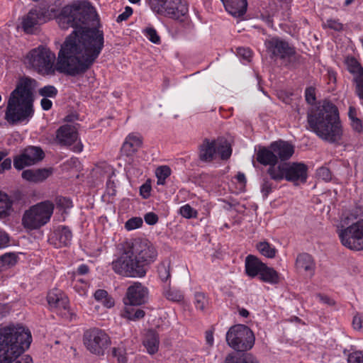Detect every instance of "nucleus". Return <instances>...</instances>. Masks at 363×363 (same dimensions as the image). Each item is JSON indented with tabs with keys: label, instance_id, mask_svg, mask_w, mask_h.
<instances>
[{
	"label": "nucleus",
	"instance_id": "e2e57ef3",
	"mask_svg": "<svg viewBox=\"0 0 363 363\" xmlns=\"http://www.w3.org/2000/svg\"><path fill=\"white\" fill-rule=\"evenodd\" d=\"M9 238L7 233L0 230V249L6 247L9 245Z\"/></svg>",
	"mask_w": 363,
	"mask_h": 363
},
{
	"label": "nucleus",
	"instance_id": "1a4fd4ad",
	"mask_svg": "<svg viewBox=\"0 0 363 363\" xmlns=\"http://www.w3.org/2000/svg\"><path fill=\"white\" fill-rule=\"evenodd\" d=\"M84 344L91 353L101 356L111 345L108 334L101 329L94 328L87 330L83 335Z\"/></svg>",
	"mask_w": 363,
	"mask_h": 363
},
{
	"label": "nucleus",
	"instance_id": "aec40b11",
	"mask_svg": "<svg viewBox=\"0 0 363 363\" xmlns=\"http://www.w3.org/2000/svg\"><path fill=\"white\" fill-rule=\"evenodd\" d=\"M256 160L264 166L271 167L273 164H277V158L275 156L274 150L269 147H259L256 152Z\"/></svg>",
	"mask_w": 363,
	"mask_h": 363
},
{
	"label": "nucleus",
	"instance_id": "5fc2aeb1",
	"mask_svg": "<svg viewBox=\"0 0 363 363\" xmlns=\"http://www.w3.org/2000/svg\"><path fill=\"white\" fill-rule=\"evenodd\" d=\"M325 26L327 27H328L329 28L333 29L336 31L342 30L343 28V25L341 23H340L338 21L334 20V19H328L326 21Z\"/></svg>",
	"mask_w": 363,
	"mask_h": 363
},
{
	"label": "nucleus",
	"instance_id": "ea45409f",
	"mask_svg": "<svg viewBox=\"0 0 363 363\" xmlns=\"http://www.w3.org/2000/svg\"><path fill=\"white\" fill-rule=\"evenodd\" d=\"M163 295L167 299L174 302H179L184 298V296L180 291L169 287L164 289Z\"/></svg>",
	"mask_w": 363,
	"mask_h": 363
},
{
	"label": "nucleus",
	"instance_id": "f03ea898",
	"mask_svg": "<svg viewBox=\"0 0 363 363\" xmlns=\"http://www.w3.org/2000/svg\"><path fill=\"white\" fill-rule=\"evenodd\" d=\"M155 246L147 239L135 238L125 242L119 257L112 263L115 273L125 277H145L157 258Z\"/></svg>",
	"mask_w": 363,
	"mask_h": 363
},
{
	"label": "nucleus",
	"instance_id": "de8ad7c7",
	"mask_svg": "<svg viewBox=\"0 0 363 363\" xmlns=\"http://www.w3.org/2000/svg\"><path fill=\"white\" fill-rule=\"evenodd\" d=\"M56 206L57 208H60L62 209H67L72 207V202L71 199L63 197V196H58L56 198Z\"/></svg>",
	"mask_w": 363,
	"mask_h": 363
},
{
	"label": "nucleus",
	"instance_id": "13d9d810",
	"mask_svg": "<svg viewBox=\"0 0 363 363\" xmlns=\"http://www.w3.org/2000/svg\"><path fill=\"white\" fill-rule=\"evenodd\" d=\"M352 325L355 330L363 331V314L356 315L353 318Z\"/></svg>",
	"mask_w": 363,
	"mask_h": 363
},
{
	"label": "nucleus",
	"instance_id": "8fccbe9b",
	"mask_svg": "<svg viewBox=\"0 0 363 363\" xmlns=\"http://www.w3.org/2000/svg\"><path fill=\"white\" fill-rule=\"evenodd\" d=\"M317 175L320 179L325 182H329L332 179V173L329 168L321 167L317 170Z\"/></svg>",
	"mask_w": 363,
	"mask_h": 363
},
{
	"label": "nucleus",
	"instance_id": "f3484780",
	"mask_svg": "<svg viewBox=\"0 0 363 363\" xmlns=\"http://www.w3.org/2000/svg\"><path fill=\"white\" fill-rule=\"evenodd\" d=\"M270 147L274 150L275 156L281 161H286L291 158L294 153V147L288 142L284 140H278L272 142Z\"/></svg>",
	"mask_w": 363,
	"mask_h": 363
},
{
	"label": "nucleus",
	"instance_id": "79ce46f5",
	"mask_svg": "<svg viewBox=\"0 0 363 363\" xmlns=\"http://www.w3.org/2000/svg\"><path fill=\"white\" fill-rule=\"evenodd\" d=\"M208 304V298L202 292H196L194 294V305L198 310L203 311Z\"/></svg>",
	"mask_w": 363,
	"mask_h": 363
},
{
	"label": "nucleus",
	"instance_id": "052dcab7",
	"mask_svg": "<svg viewBox=\"0 0 363 363\" xmlns=\"http://www.w3.org/2000/svg\"><path fill=\"white\" fill-rule=\"evenodd\" d=\"M238 55L242 57L245 60H250L252 57V52L249 48H238L237 49Z\"/></svg>",
	"mask_w": 363,
	"mask_h": 363
},
{
	"label": "nucleus",
	"instance_id": "6e6d98bb",
	"mask_svg": "<svg viewBox=\"0 0 363 363\" xmlns=\"http://www.w3.org/2000/svg\"><path fill=\"white\" fill-rule=\"evenodd\" d=\"M133 13V9L130 6H126L125 11L119 14L116 18L117 23H121L128 19Z\"/></svg>",
	"mask_w": 363,
	"mask_h": 363
},
{
	"label": "nucleus",
	"instance_id": "a211bd4d",
	"mask_svg": "<svg viewBox=\"0 0 363 363\" xmlns=\"http://www.w3.org/2000/svg\"><path fill=\"white\" fill-rule=\"evenodd\" d=\"M174 6L167 5L165 9L164 15L170 18L183 21V17L188 13V7L186 4H183L182 0H172Z\"/></svg>",
	"mask_w": 363,
	"mask_h": 363
},
{
	"label": "nucleus",
	"instance_id": "423d86ee",
	"mask_svg": "<svg viewBox=\"0 0 363 363\" xmlns=\"http://www.w3.org/2000/svg\"><path fill=\"white\" fill-rule=\"evenodd\" d=\"M53 209V204L49 201L41 202L31 206L23 216V226L30 230L40 228L50 220Z\"/></svg>",
	"mask_w": 363,
	"mask_h": 363
},
{
	"label": "nucleus",
	"instance_id": "e433bc0d",
	"mask_svg": "<svg viewBox=\"0 0 363 363\" xmlns=\"http://www.w3.org/2000/svg\"><path fill=\"white\" fill-rule=\"evenodd\" d=\"M157 273L160 279L163 282H167L170 279V263L162 262L157 266Z\"/></svg>",
	"mask_w": 363,
	"mask_h": 363
},
{
	"label": "nucleus",
	"instance_id": "2eb2a0df",
	"mask_svg": "<svg viewBox=\"0 0 363 363\" xmlns=\"http://www.w3.org/2000/svg\"><path fill=\"white\" fill-rule=\"evenodd\" d=\"M148 289L140 282H135L126 292L127 301L131 305H142L147 301Z\"/></svg>",
	"mask_w": 363,
	"mask_h": 363
},
{
	"label": "nucleus",
	"instance_id": "69168bd1",
	"mask_svg": "<svg viewBox=\"0 0 363 363\" xmlns=\"http://www.w3.org/2000/svg\"><path fill=\"white\" fill-rule=\"evenodd\" d=\"M40 105L44 111H48L51 109L52 102L48 98L43 97L40 101Z\"/></svg>",
	"mask_w": 363,
	"mask_h": 363
},
{
	"label": "nucleus",
	"instance_id": "c756f323",
	"mask_svg": "<svg viewBox=\"0 0 363 363\" xmlns=\"http://www.w3.org/2000/svg\"><path fill=\"white\" fill-rule=\"evenodd\" d=\"M259 279L264 282L271 284H276L279 282V273L272 267L265 265L258 275Z\"/></svg>",
	"mask_w": 363,
	"mask_h": 363
},
{
	"label": "nucleus",
	"instance_id": "a878e982",
	"mask_svg": "<svg viewBox=\"0 0 363 363\" xmlns=\"http://www.w3.org/2000/svg\"><path fill=\"white\" fill-rule=\"evenodd\" d=\"M296 266L298 269H303L312 274H313L315 267L312 256L308 253H301L298 255Z\"/></svg>",
	"mask_w": 363,
	"mask_h": 363
},
{
	"label": "nucleus",
	"instance_id": "f257e3e1",
	"mask_svg": "<svg viewBox=\"0 0 363 363\" xmlns=\"http://www.w3.org/2000/svg\"><path fill=\"white\" fill-rule=\"evenodd\" d=\"M95 13L87 1L64 6L57 18L58 24L62 29H74L61 45L57 58L50 49L39 46L28 53L29 65L43 76H53L56 72L72 77L85 73L100 55L104 44L103 30L86 26Z\"/></svg>",
	"mask_w": 363,
	"mask_h": 363
},
{
	"label": "nucleus",
	"instance_id": "6ab92c4d",
	"mask_svg": "<svg viewBox=\"0 0 363 363\" xmlns=\"http://www.w3.org/2000/svg\"><path fill=\"white\" fill-rule=\"evenodd\" d=\"M52 173V168H43L37 169H26L23 171L21 177L28 182L38 183L48 178Z\"/></svg>",
	"mask_w": 363,
	"mask_h": 363
},
{
	"label": "nucleus",
	"instance_id": "cd10ccee",
	"mask_svg": "<svg viewBox=\"0 0 363 363\" xmlns=\"http://www.w3.org/2000/svg\"><path fill=\"white\" fill-rule=\"evenodd\" d=\"M22 152L26 159L30 162L31 165H34L38 162L43 160L45 153L41 147L36 146H29L25 148Z\"/></svg>",
	"mask_w": 363,
	"mask_h": 363
},
{
	"label": "nucleus",
	"instance_id": "bb28decb",
	"mask_svg": "<svg viewBox=\"0 0 363 363\" xmlns=\"http://www.w3.org/2000/svg\"><path fill=\"white\" fill-rule=\"evenodd\" d=\"M224 363H259L257 359L249 353H235L228 354Z\"/></svg>",
	"mask_w": 363,
	"mask_h": 363
},
{
	"label": "nucleus",
	"instance_id": "09e8293b",
	"mask_svg": "<svg viewBox=\"0 0 363 363\" xmlns=\"http://www.w3.org/2000/svg\"><path fill=\"white\" fill-rule=\"evenodd\" d=\"M171 169L167 165L160 166L156 169V176L160 177V179L166 180L171 174Z\"/></svg>",
	"mask_w": 363,
	"mask_h": 363
},
{
	"label": "nucleus",
	"instance_id": "393cba45",
	"mask_svg": "<svg viewBox=\"0 0 363 363\" xmlns=\"http://www.w3.org/2000/svg\"><path fill=\"white\" fill-rule=\"evenodd\" d=\"M143 343L150 354H153L156 353L158 351L160 345L158 333L152 329L148 330Z\"/></svg>",
	"mask_w": 363,
	"mask_h": 363
},
{
	"label": "nucleus",
	"instance_id": "6e6552de",
	"mask_svg": "<svg viewBox=\"0 0 363 363\" xmlns=\"http://www.w3.org/2000/svg\"><path fill=\"white\" fill-rule=\"evenodd\" d=\"M199 157L201 161L210 162L218 153L222 160H228L232 153L231 147L225 140L204 138L199 147Z\"/></svg>",
	"mask_w": 363,
	"mask_h": 363
},
{
	"label": "nucleus",
	"instance_id": "58836bf2",
	"mask_svg": "<svg viewBox=\"0 0 363 363\" xmlns=\"http://www.w3.org/2000/svg\"><path fill=\"white\" fill-rule=\"evenodd\" d=\"M151 9L158 14L162 15L167 7V0H146Z\"/></svg>",
	"mask_w": 363,
	"mask_h": 363
},
{
	"label": "nucleus",
	"instance_id": "864d4df0",
	"mask_svg": "<svg viewBox=\"0 0 363 363\" xmlns=\"http://www.w3.org/2000/svg\"><path fill=\"white\" fill-rule=\"evenodd\" d=\"M355 84V93L360 100L363 101V75L354 80Z\"/></svg>",
	"mask_w": 363,
	"mask_h": 363
},
{
	"label": "nucleus",
	"instance_id": "c03bdc74",
	"mask_svg": "<svg viewBox=\"0 0 363 363\" xmlns=\"http://www.w3.org/2000/svg\"><path fill=\"white\" fill-rule=\"evenodd\" d=\"M143 33L148 40L154 44H160L161 38L157 30L153 27H147L144 29Z\"/></svg>",
	"mask_w": 363,
	"mask_h": 363
},
{
	"label": "nucleus",
	"instance_id": "0e129e2a",
	"mask_svg": "<svg viewBox=\"0 0 363 363\" xmlns=\"http://www.w3.org/2000/svg\"><path fill=\"white\" fill-rule=\"evenodd\" d=\"M94 296L96 300L102 302L108 296V292L104 289H98L95 291Z\"/></svg>",
	"mask_w": 363,
	"mask_h": 363
},
{
	"label": "nucleus",
	"instance_id": "473e14b6",
	"mask_svg": "<svg viewBox=\"0 0 363 363\" xmlns=\"http://www.w3.org/2000/svg\"><path fill=\"white\" fill-rule=\"evenodd\" d=\"M256 247L260 254L267 258H274L277 254V249L267 241L259 242Z\"/></svg>",
	"mask_w": 363,
	"mask_h": 363
},
{
	"label": "nucleus",
	"instance_id": "3c124183",
	"mask_svg": "<svg viewBox=\"0 0 363 363\" xmlns=\"http://www.w3.org/2000/svg\"><path fill=\"white\" fill-rule=\"evenodd\" d=\"M305 99L308 104H313L316 100L315 89L313 86H308L305 90Z\"/></svg>",
	"mask_w": 363,
	"mask_h": 363
},
{
	"label": "nucleus",
	"instance_id": "37998d69",
	"mask_svg": "<svg viewBox=\"0 0 363 363\" xmlns=\"http://www.w3.org/2000/svg\"><path fill=\"white\" fill-rule=\"evenodd\" d=\"M57 93V89L52 85L45 86L38 90V94L45 98H55Z\"/></svg>",
	"mask_w": 363,
	"mask_h": 363
},
{
	"label": "nucleus",
	"instance_id": "680f3d73",
	"mask_svg": "<svg viewBox=\"0 0 363 363\" xmlns=\"http://www.w3.org/2000/svg\"><path fill=\"white\" fill-rule=\"evenodd\" d=\"M151 186L147 184H143L140 188V194L144 199H147L150 196Z\"/></svg>",
	"mask_w": 363,
	"mask_h": 363
},
{
	"label": "nucleus",
	"instance_id": "4d7b16f0",
	"mask_svg": "<svg viewBox=\"0 0 363 363\" xmlns=\"http://www.w3.org/2000/svg\"><path fill=\"white\" fill-rule=\"evenodd\" d=\"M144 220L147 224L153 225L158 222L159 218L156 213L149 212L145 215Z\"/></svg>",
	"mask_w": 363,
	"mask_h": 363
},
{
	"label": "nucleus",
	"instance_id": "a19ab883",
	"mask_svg": "<svg viewBox=\"0 0 363 363\" xmlns=\"http://www.w3.org/2000/svg\"><path fill=\"white\" fill-rule=\"evenodd\" d=\"M13 167L17 170H22L26 167L31 166L30 162L26 159L22 152L21 154L13 157Z\"/></svg>",
	"mask_w": 363,
	"mask_h": 363
},
{
	"label": "nucleus",
	"instance_id": "dca6fc26",
	"mask_svg": "<svg viewBox=\"0 0 363 363\" xmlns=\"http://www.w3.org/2000/svg\"><path fill=\"white\" fill-rule=\"evenodd\" d=\"M78 139V133L74 126L64 125L56 131V140L62 146H70Z\"/></svg>",
	"mask_w": 363,
	"mask_h": 363
},
{
	"label": "nucleus",
	"instance_id": "7c9ffc66",
	"mask_svg": "<svg viewBox=\"0 0 363 363\" xmlns=\"http://www.w3.org/2000/svg\"><path fill=\"white\" fill-rule=\"evenodd\" d=\"M285 167L286 163L279 164H273L269 167L266 171V175H267L271 179L277 182H281L285 179Z\"/></svg>",
	"mask_w": 363,
	"mask_h": 363
},
{
	"label": "nucleus",
	"instance_id": "a18cd8bd",
	"mask_svg": "<svg viewBox=\"0 0 363 363\" xmlns=\"http://www.w3.org/2000/svg\"><path fill=\"white\" fill-rule=\"evenodd\" d=\"M143 223V220L140 217H133L125 222V228L128 230H132L141 227Z\"/></svg>",
	"mask_w": 363,
	"mask_h": 363
},
{
	"label": "nucleus",
	"instance_id": "0eeeda50",
	"mask_svg": "<svg viewBox=\"0 0 363 363\" xmlns=\"http://www.w3.org/2000/svg\"><path fill=\"white\" fill-rule=\"evenodd\" d=\"M226 342L234 350L246 352L255 344V335L247 325L238 324L230 327L226 333Z\"/></svg>",
	"mask_w": 363,
	"mask_h": 363
},
{
	"label": "nucleus",
	"instance_id": "5701e85b",
	"mask_svg": "<svg viewBox=\"0 0 363 363\" xmlns=\"http://www.w3.org/2000/svg\"><path fill=\"white\" fill-rule=\"evenodd\" d=\"M141 145L142 139L140 136L133 133L129 134L123 144L121 151L126 156H131L138 151Z\"/></svg>",
	"mask_w": 363,
	"mask_h": 363
},
{
	"label": "nucleus",
	"instance_id": "412c9836",
	"mask_svg": "<svg viewBox=\"0 0 363 363\" xmlns=\"http://www.w3.org/2000/svg\"><path fill=\"white\" fill-rule=\"evenodd\" d=\"M225 10L235 17L243 16L246 11L247 3V0H220Z\"/></svg>",
	"mask_w": 363,
	"mask_h": 363
},
{
	"label": "nucleus",
	"instance_id": "b1692460",
	"mask_svg": "<svg viewBox=\"0 0 363 363\" xmlns=\"http://www.w3.org/2000/svg\"><path fill=\"white\" fill-rule=\"evenodd\" d=\"M125 307L121 312L123 318L133 321H137L144 318L145 312L140 308H136L135 306L138 305H131L128 301H125Z\"/></svg>",
	"mask_w": 363,
	"mask_h": 363
},
{
	"label": "nucleus",
	"instance_id": "338daca9",
	"mask_svg": "<svg viewBox=\"0 0 363 363\" xmlns=\"http://www.w3.org/2000/svg\"><path fill=\"white\" fill-rule=\"evenodd\" d=\"M102 303L106 308H110L114 306V300L108 295L102 301Z\"/></svg>",
	"mask_w": 363,
	"mask_h": 363
},
{
	"label": "nucleus",
	"instance_id": "9b49d317",
	"mask_svg": "<svg viewBox=\"0 0 363 363\" xmlns=\"http://www.w3.org/2000/svg\"><path fill=\"white\" fill-rule=\"evenodd\" d=\"M264 45L267 53L271 59L285 60L291 58L296 55V49L291 45L286 40L274 36L267 39Z\"/></svg>",
	"mask_w": 363,
	"mask_h": 363
},
{
	"label": "nucleus",
	"instance_id": "ddd939ff",
	"mask_svg": "<svg viewBox=\"0 0 363 363\" xmlns=\"http://www.w3.org/2000/svg\"><path fill=\"white\" fill-rule=\"evenodd\" d=\"M285 179L291 182L305 183L308 177V166L302 162L286 163Z\"/></svg>",
	"mask_w": 363,
	"mask_h": 363
},
{
	"label": "nucleus",
	"instance_id": "f704fd0d",
	"mask_svg": "<svg viewBox=\"0 0 363 363\" xmlns=\"http://www.w3.org/2000/svg\"><path fill=\"white\" fill-rule=\"evenodd\" d=\"M347 69L353 74V81L357 79L360 74L363 75V67L354 57L347 60Z\"/></svg>",
	"mask_w": 363,
	"mask_h": 363
},
{
	"label": "nucleus",
	"instance_id": "9d476101",
	"mask_svg": "<svg viewBox=\"0 0 363 363\" xmlns=\"http://www.w3.org/2000/svg\"><path fill=\"white\" fill-rule=\"evenodd\" d=\"M338 235L345 247L352 250H363V219L338 230Z\"/></svg>",
	"mask_w": 363,
	"mask_h": 363
},
{
	"label": "nucleus",
	"instance_id": "603ef678",
	"mask_svg": "<svg viewBox=\"0 0 363 363\" xmlns=\"http://www.w3.org/2000/svg\"><path fill=\"white\" fill-rule=\"evenodd\" d=\"M347 362L348 363H363V351H355L350 353Z\"/></svg>",
	"mask_w": 363,
	"mask_h": 363
},
{
	"label": "nucleus",
	"instance_id": "20e7f679",
	"mask_svg": "<svg viewBox=\"0 0 363 363\" xmlns=\"http://www.w3.org/2000/svg\"><path fill=\"white\" fill-rule=\"evenodd\" d=\"M308 123L320 138L330 143H338L342 135V127L337 107L325 99L308 113Z\"/></svg>",
	"mask_w": 363,
	"mask_h": 363
},
{
	"label": "nucleus",
	"instance_id": "774afa93",
	"mask_svg": "<svg viewBox=\"0 0 363 363\" xmlns=\"http://www.w3.org/2000/svg\"><path fill=\"white\" fill-rule=\"evenodd\" d=\"M348 116L350 121H353L354 118H358L357 116V109L354 106L349 107Z\"/></svg>",
	"mask_w": 363,
	"mask_h": 363
},
{
	"label": "nucleus",
	"instance_id": "c85d7f7f",
	"mask_svg": "<svg viewBox=\"0 0 363 363\" xmlns=\"http://www.w3.org/2000/svg\"><path fill=\"white\" fill-rule=\"evenodd\" d=\"M56 239L62 246H68L72 242V233L66 225H60L54 231Z\"/></svg>",
	"mask_w": 363,
	"mask_h": 363
},
{
	"label": "nucleus",
	"instance_id": "39448f33",
	"mask_svg": "<svg viewBox=\"0 0 363 363\" xmlns=\"http://www.w3.org/2000/svg\"><path fill=\"white\" fill-rule=\"evenodd\" d=\"M35 82L30 78H22L11 93L5 113V118L10 124L14 125L33 117V84Z\"/></svg>",
	"mask_w": 363,
	"mask_h": 363
},
{
	"label": "nucleus",
	"instance_id": "4be33fe9",
	"mask_svg": "<svg viewBox=\"0 0 363 363\" xmlns=\"http://www.w3.org/2000/svg\"><path fill=\"white\" fill-rule=\"evenodd\" d=\"M264 265L265 264L258 257L252 255H249L245 258V273L250 277H255L259 274Z\"/></svg>",
	"mask_w": 363,
	"mask_h": 363
},
{
	"label": "nucleus",
	"instance_id": "bf43d9fd",
	"mask_svg": "<svg viewBox=\"0 0 363 363\" xmlns=\"http://www.w3.org/2000/svg\"><path fill=\"white\" fill-rule=\"evenodd\" d=\"M351 125L352 129L357 133H360L363 131L362 121L359 118L351 121Z\"/></svg>",
	"mask_w": 363,
	"mask_h": 363
},
{
	"label": "nucleus",
	"instance_id": "7ed1b4c3",
	"mask_svg": "<svg viewBox=\"0 0 363 363\" xmlns=\"http://www.w3.org/2000/svg\"><path fill=\"white\" fill-rule=\"evenodd\" d=\"M32 341L28 328L9 325L0 328V363H33L30 355L18 357L29 348Z\"/></svg>",
	"mask_w": 363,
	"mask_h": 363
},
{
	"label": "nucleus",
	"instance_id": "2f4dec72",
	"mask_svg": "<svg viewBox=\"0 0 363 363\" xmlns=\"http://www.w3.org/2000/svg\"><path fill=\"white\" fill-rule=\"evenodd\" d=\"M12 205L13 201L9 195L0 190V217L9 216Z\"/></svg>",
	"mask_w": 363,
	"mask_h": 363
},
{
	"label": "nucleus",
	"instance_id": "f8f14e48",
	"mask_svg": "<svg viewBox=\"0 0 363 363\" xmlns=\"http://www.w3.org/2000/svg\"><path fill=\"white\" fill-rule=\"evenodd\" d=\"M289 4L286 0H277L269 3L267 7L261 13L260 17L269 27H273L274 18L279 21L285 20L288 17Z\"/></svg>",
	"mask_w": 363,
	"mask_h": 363
},
{
	"label": "nucleus",
	"instance_id": "49530a36",
	"mask_svg": "<svg viewBox=\"0 0 363 363\" xmlns=\"http://www.w3.org/2000/svg\"><path fill=\"white\" fill-rule=\"evenodd\" d=\"M179 212L186 218H195L197 216V212L189 204L182 206Z\"/></svg>",
	"mask_w": 363,
	"mask_h": 363
},
{
	"label": "nucleus",
	"instance_id": "4c0bfd02",
	"mask_svg": "<svg viewBox=\"0 0 363 363\" xmlns=\"http://www.w3.org/2000/svg\"><path fill=\"white\" fill-rule=\"evenodd\" d=\"M9 154L7 150L0 151V174L11 169L12 160L6 157Z\"/></svg>",
	"mask_w": 363,
	"mask_h": 363
},
{
	"label": "nucleus",
	"instance_id": "72a5a7b5",
	"mask_svg": "<svg viewBox=\"0 0 363 363\" xmlns=\"http://www.w3.org/2000/svg\"><path fill=\"white\" fill-rule=\"evenodd\" d=\"M275 188L272 179H271L267 175H262V181L260 184V191L264 199H267L269 194L272 191L273 189Z\"/></svg>",
	"mask_w": 363,
	"mask_h": 363
},
{
	"label": "nucleus",
	"instance_id": "c9c22d12",
	"mask_svg": "<svg viewBox=\"0 0 363 363\" xmlns=\"http://www.w3.org/2000/svg\"><path fill=\"white\" fill-rule=\"evenodd\" d=\"M18 255L14 252L5 253L0 256L3 269L14 266L18 262Z\"/></svg>",
	"mask_w": 363,
	"mask_h": 363
},
{
	"label": "nucleus",
	"instance_id": "4468645a",
	"mask_svg": "<svg viewBox=\"0 0 363 363\" xmlns=\"http://www.w3.org/2000/svg\"><path fill=\"white\" fill-rule=\"evenodd\" d=\"M47 300L50 307L67 311V312H65L64 314L67 318H69L70 320H72L73 318H76V315L70 313L68 310V298L60 290L55 289L50 291L48 294Z\"/></svg>",
	"mask_w": 363,
	"mask_h": 363
}]
</instances>
